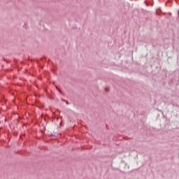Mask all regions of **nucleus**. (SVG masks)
Instances as JSON below:
<instances>
[{
	"instance_id": "nucleus-1",
	"label": "nucleus",
	"mask_w": 179,
	"mask_h": 179,
	"mask_svg": "<svg viewBox=\"0 0 179 179\" xmlns=\"http://www.w3.org/2000/svg\"><path fill=\"white\" fill-rule=\"evenodd\" d=\"M59 93H61V90H59Z\"/></svg>"
}]
</instances>
